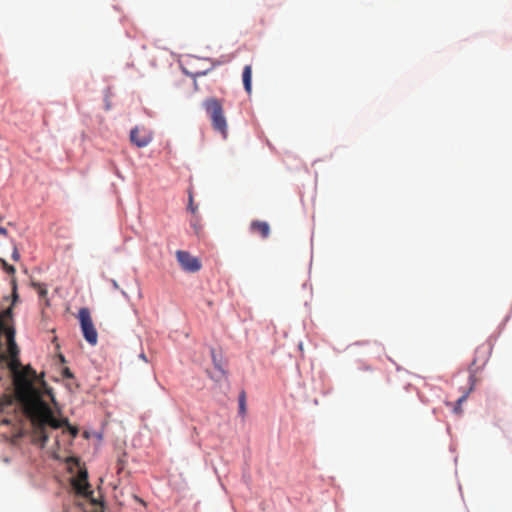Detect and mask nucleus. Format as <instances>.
Segmentation results:
<instances>
[{
    "label": "nucleus",
    "mask_w": 512,
    "mask_h": 512,
    "mask_svg": "<svg viewBox=\"0 0 512 512\" xmlns=\"http://www.w3.org/2000/svg\"><path fill=\"white\" fill-rule=\"evenodd\" d=\"M36 377V372L27 366L14 378L15 397L20 403L23 413L31 422L33 441L44 447L49 439V431L62 426H66L69 433L75 438L79 432L78 428L71 426L68 419H59L54 415L51 407L43 399V393H45L56 405L53 391L44 381H42L43 392L36 388L34 385Z\"/></svg>",
    "instance_id": "f257e3e1"
},
{
    "label": "nucleus",
    "mask_w": 512,
    "mask_h": 512,
    "mask_svg": "<svg viewBox=\"0 0 512 512\" xmlns=\"http://www.w3.org/2000/svg\"><path fill=\"white\" fill-rule=\"evenodd\" d=\"M203 106L211 120L213 129L226 139L228 135V125L222 102L217 98H208L204 101Z\"/></svg>",
    "instance_id": "f03ea898"
},
{
    "label": "nucleus",
    "mask_w": 512,
    "mask_h": 512,
    "mask_svg": "<svg viewBox=\"0 0 512 512\" xmlns=\"http://www.w3.org/2000/svg\"><path fill=\"white\" fill-rule=\"evenodd\" d=\"M18 416L14 397L4 394L0 398V424L15 425L18 421Z\"/></svg>",
    "instance_id": "7ed1b4c3"
},
{
    "label": "nucleus",
    "mask_w": 512,
    "mask_h": 512,
    "mask_svg": "<svg viewBox=\"0 0 512 512\" xmlns=\"http://www.w3.org/2000/svg\"><path fill=\"white\" fill-rule=\"evenodd\" d=\"M81 330L85 340L92 346L98 342V333L94 327L91 314L88 308H81L78 312Z\"/></svg>",
    "instance_id": "20e7f679"
},
{
    "label": "nucleus",
    "mask_w": 512,
    "mask_h": 512,
    "mask_svg": "<svg viewBox=\"0 0 512 512\" xmlns=\"http://www.w3.org/2000/svg\"><path fill=\"white\" fill-rule=\"evenodd\" d=\"M490 355V347L487 345H481L477 347L475 350V358L473 359L469 371H470V381H473L475 374L478 370L484 366L488 360Z\"/></svg>",
    "instance_id": "39448f33"
},
{
    "label": "nucleus",
    "mask_w": 512,
    "mask_h": 512,
    "mask_svg": "<svg viewBox=\"0 0 512 512\" xmlns=\"http://www.w3.org/2000/svg\"><path fill=\"white\" fill-rule=\"evenodd\" d=\"M177 260L183 270L187 272H197L201 269V262L198 258L192 256L187 251L178 250L176 252Z\"/></svg>",
    "instance_id": "423d86ee"
},
{
    "label": "nucleus",
    "mask_w": 512,
    "mask_h": 512,
    "mask_svg": "<svg viewBox=\"0 0 512 512\" xmlns=\"http://www.w3.org/2000/svg\"><path fill=\"white\" fill-rule=\"evenodd\" d=\"M131 142L139 148L146 147L151 141L152 136L145 132L140 131L137 127L132 129L130 132Z\"/></svg>",
    "instance_id": "0eeeda50"
},
{
    "label": "nucleus",
    "mask_w": 512,
    "mask_h": 512,
    "mask_svg": "<svg viewBox=\"0 0 512 512\" xmlns=\"http://www.w3.org/2000/svg\"><path fill=\"white\" fill-rule=\"evenodd\" d=\"M249 230L252 234H258L262 239H267L270 235V225L266 221L253 220L250 223Z\"/></svg>",
    "instance_id": "6e6552de"
},
{
    "label": "nucleus",
    "mask_w": 512,
    "mask_h": 512,
    "mask_svg": "<svg viewBox=\"0 0 512 512\" xmlns=\"http://www.w3.org/2000/svg\"><path fill=\"white\" fill-rule=\"evenodd\" d=\"M73 488L75 491L82 496L89 497L92 495V491L90 490V485L88 483V480L81 481V479H74L72 482Z\"/></svg>",
    "instance_id": "1a4fd4ad"
},
{
    "label": "nucleus",
    "mask_w": 512,
    "mask_h": 512,
    "mask_svg": "<svg viewBox=\"0 0 512 512\" xmlns=\"http://www.w3.org/2000/svg\"><path fill=\"white\" fill-rule=\"evenodd\" d=\"M242 80H243V85H244L246 92L250 94L252 91V67H251V65H246L243 68Z\"/></svg>",
    "instance_id": "9d476101"
},
{
    "label": "nucleus",
    "mask_w": 512,
    "mask_h": 512,
    "mask_svg": "<svg viewBox=\"0 0 512 512\" xmlns=\"http://www.w3.org/2000/svg\"><path fill=\"white\" fill-rule=\"evenodd\" d=\"M32 286L37 291L39 298L41 300L45 301V305L46 306L49 305L48 299H47L48 290H47L46 286L41 283H32Z\"/></svg>",
    "instance_id": "9b49d317"
},
{
    "label": "nucleus",
    "mask_w": 512,
    "mask_h": 512,
    "mask_svg": "<svg viewBox=\"0 0 512 512\" xmlns=\"http://www.w3.org/2000/svg\"><path fill=\"white\" fill-rule=\"evenodd\" d=\"M191 226L195 232V234L197 236H200L202 230H203V226L202 224L200 223V217L198 216V214L194 215L192 221H191Z\"/></svg>",
    "instance_id": "f8f14e48"
},
{
    "label": "nucleus",
    "mask_w": 512,
    "mask_h": 512,
    "mask_svg": "<svg viewBox=\"0 0 512 512\" xmlns=\"http://www.w3.org/2000/svg\"><path fill=\"white\" fill-rule=\"evenodd\" d=\"M473 389V384L470 386L469 391L462 395L456 402V405L454 407V412L457 414H460L462 412L461 405L462 403L467 399L469 392Z\"/></svg>",
    "instance_id": "ddd939ff"
},
{
    "label": "nucleus",
    "mask_w": 512,
    "mask_h": 512,
    "mask_svg": "<svg viewBox=\"0 0 512 512\" xmlns=\"http://www.w3.org/2000/svg\"><path fill=\"white\" fill-rule=\"evenodd\" d=\"M239 414L242 416L246 414V394L244 391L239 395Z\"/></svg>",
    "instance_id": "4468645a"
},
{
    "label": "nucleus",
    "mask_w": 512,
    "mask_h": 512,
    "mask_svg": "<svg viewBox=\"0 0 512 512\" xmlns=\"http://www.w3.org/2000/svg\"><path fill=\"white\" fill-rule=\"evenodd\" d=\"M0 263L2 265V268L4 269V271L6 273H8L9 275H11V278L12 277H15V272H16V269L14 266L8 264L4 259L0 258Z\"/></svg>",
    "instance_id": "2eb2a0df"
},
{
    "label": "nucleus",
    "mask_w": 512,
    "mask_h": 512,
    "mask_svg": "<svg viewBox=\"0 0 512 512\" xmlns=\"http://www.w3.org/2000/svg\"><path fill=\"white\" fill-rule=\"evenodd\" d=\"M188 210L193 214L196 215L198 212V206L194 204L193 200V194L192 191L189 190V203H188Z\"/></svg>",
    "instance_id": "dca6fc26"
},
{
    "label": "nucleus",
    "mask_w": 512,
    "mask_h": 512,
    "mask_svg": "<svg viewBox=\"0 0 512 512\" xmlns=\"http://www.w3.org/2000/svg\"><path fill=\"white\" fill-rule=\"evenodd\" d=\"M12 259L14 261H19V259H20V253H19L18 248H17V246L15 244H13Z\"/></svg>",
    "instance_id": "f3484780"
},
{
    "label": "nucleus",
    "mask_w": 512,
    "mask_h": 512,
    "mask_svg": "<svg viewBox=\"0 0 512 512\" xmlns=\"http://www.w3.org/2000/svg\"><path fill=\"white\" fill-rule=\"evenodd\" d=\"M77 479H81V481H86L88 480V474H87V471L86 470H81L79 471V474L77 476Z\"/></svg>",
    "instance_id": "a211bd4d"
},
{
    "label": "nucleus",
    "mask_w": 512,
    "mask_h": 512,
    "mask_svg": "<svg viewBox=\"0 0 512 512\" xmlns=\"http://www.w3.org/2000/svg\"><path fill=\"white\" fill-rule=\"evenodd\" d=\"M63 376H64L65 378H72V377H73V374H72V372L70 371V369H69V368H65V369L63 370Z\"/></svg>",
    "instance_id": "6ab92c4d"
},
{
    "label": "nucleus",
    "mask_w": 512,
    "mask_h": 512,
    "mask_svg": "<svg viewBox=\"0 0 512 512\" xmlns=\"http://www.w3.org/2000/svg\"><path fill=\"white\" fill-rule=\"evenodd\" d=\"M0 235L7 236L8 232L5 228L0 227Z\"/></svg>",
    "instance_id": "aec40b11"
},
{
    "label": "nucleus",
    "mask_w": 512,
    "mask_h": 512,
    "mask_svg": "<svg viewBox=\"0 0 512 512\" xmlns=\"http://www.w3.org/2000/svg\"><path fill=\"white\" fill-rule=\"evenodd\" d=\"M111 284H112V286H113V288H114V289H119V285H118V283H117V281H116V280H113V279H112V280H111Z\"/></svg>",
    "instance_id": "412c9836"
}]
</instances>
